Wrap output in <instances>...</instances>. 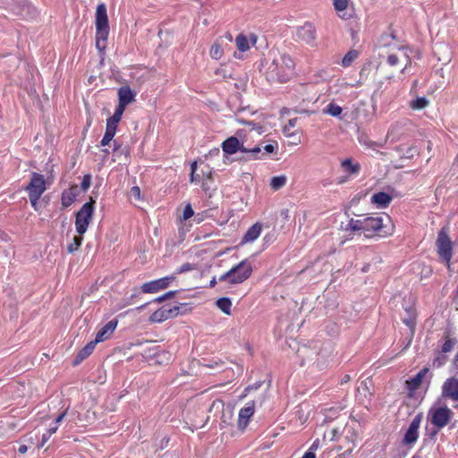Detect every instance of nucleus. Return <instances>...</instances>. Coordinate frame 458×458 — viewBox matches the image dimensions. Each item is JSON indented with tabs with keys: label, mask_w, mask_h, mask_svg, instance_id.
Masks as SVG:
<instances>
[{
	"label": "nucleus",
	"mask_w": 458,
	"mask_h": 458,
	"mask_svg": "<svg viewBox=\"0 0 458 458\" xmlns=\"http://www.w3.org/2000/svg\"><path fill=\"white\" fill-rule=\"evenodd\" d=\"M294 62L286 54L278 55L271 61H267L264 66V74L270 82H285L293 73Z\"/></svg>",
	"instance_id": "f257e3e1"
},
{
	"label": "nucleus",
	"mask_w": 458,
	"mask_h": 458,
	"mask_svg": "<svg viewBox=\"0 0 458 458\" xmlns=\"http://www.w3.org/2000/svg\"><path fill=\"white\" fill-rule=\"evenodd\" d=\"M278 144L276 141H273L272 143H268L263 147L257 145L253 148H246L243 145V142H240V140L232 136L226 139L222 143L223 151L227 155L235 154L238 150L242 153H247L250 157H246V159H260L264 154H271L276 149Z\"/></svg>",
	"instance_id": "f03ea898"
},
{
	"label": "nucleus",
	"mask_w": 458,
	"mask_h": 458,
	"mask_svg": "<svg viewBox=\"0 0 458 458\" xmlns=\"http://www.w3.org/2000/svg\"><path fill=\"white\" fill-rule=\"evenodd\" d=\"M348 229L360 232L365 237H372L383 228L381 216H360L359 218H351L347 225Z\"/></svg>",
	"instance_id": "7ed1b4c3"
},
{
	"label": "nucleus",
	"mask_w": 458,
	"mask_h": 458,
	"mask_svg": "<svg viewBox=\"0 0 458 458\" xmlns=\"http://www.w3.org/2000/svg\"><path fill=\"white\" fill-rule=\"evenodd\" d=\"M251 273V263L248 259H244L220 276L218 280L220 282H227L230 284H239L250 278Z\"/></svg>",
	"instance_id": "20e7f679"
},
{
	"label": "nucleus",
	"mask_w": 458,
	"mask_h": 458,
	"mask_svg": "<svg viewBox=\"0 0 458 458\" xmlns=\"http://www.w3.org/2000/svg\"><path fill=\"white\" fill-rule=\"evenodd\" d=\"M452 411L445 405H433L428 410V420L436 428L430 434L431 437H435L441 428H445L449 423L452 419Z\"/></svg>",
	"instance_id": "39448f33"
},
{
	"label": "nucleus",
	"mask_w": 458,
	"mask_h": 458,
	"mask_svg": "<svg viewBox=\"0 0 458 458\" xmlns=\"http://www.w3.org/2000/svg\"><path fill=\"white\" fill-rule=\"evenodd\" d=\"M95 203L96 201L93 198H90V200L83 204L75 215V229L80 235L84 234L88 230L89 225L93 218Z\"/></svg>",
	"instance_id": "423d86ee"
},
{
	"label": "nucleus",
	"mask_w": 458,
	"mask_h": 458,
	"mask_svg": "<svg viewBox=\"0 0 458 458\" xmlns=\"http://www.w3.org/2000/svg\"><path fill=\"white\" fill-rule=\"evenodd\" d=\"M437 248L439 257L446 262L447 267H450V260L453 255L452 241L449 238L445 228H442L437 235Z\"/></svg>",
	"instance_id": "0eeeda50"
},
{
	"label": "nucleus",
	"mask_w": 458,
	"mask_h": 458,
	"mask_svg": "<svg viewBox=\"0 0 458 458\" xmlns=\"http://www.w3.org/2000/svg\"><path fill=\"white\" fill-rule=\"evenodd\" d=\"M297 39L304 42L310 47L316 46V28L310 22H305L302 26L297 28Z\"/></svg>",
	"instance_id": "6e6552de"
},
{
	"label": "nucleus",
	"mask_w": 458,
	"mask_h": 458,
	"mask_svg": "<svg viewBox=\"0 0 458 458\" xmlns=\"http://www.w3.org/2000/svg\"><path fill=\"white\" fill-rule=\"evenodd\" d=\"M174 280L175 275H171L157 280L149 281L141 285V290L145 293H154L167 288Z\"/></svg>",
	"instance_id": "1a4fd4ad"
},
{
	"label": "nucleus",
	"mask_w": 458,
	"mask_h": 458,
	"mask_svg": "<svg viewBox=\"0 0 458 458\" xmlns=\"http://www.w3.org/2000/svg\"><path fill=\"white\" fill-rule=\"evenodd\" d=\"M46 189V180L44 176L38 173H32L30 181L25 188L28 194L41 196Z\"/></svg>",
	"instance_id": "9d476101"
},
{
	"label": "nucleus",
	"mask_w": 458,
	"mask_h": 458,
	"mask_svg": "<svg viewBox=\"0 0 458 458\" xmlns=\"http://www.w3.org/2000/svg\"><path fill=\"white\" fill-rule=\"evenodd\" d=\"M180 306L167 308L165 306L157 310L149 318L151 322L161 323L179 314Z\"/></svg>",
	"instance_id": "9b49d317"
},
{
	"label": "nucleus",
	"mask_w": 458,
	"mask_h": 458,
	"mask_svg": "<svg viewBox=\"0 0 458 458\" xmlns=\"http://www.w3.org/2000/svg\"><path fill=\"white\" fill-rule=\"evenodd\" d=\"M422 420V415L420 413L417 414L411 420L409 425L407 431L403 437V443L405 445L414 444L419 437V428L420 426Z\"/></svg>",
	"instance_id": "f8f14e48"
},
{
	"label": "nucleus",
	"mask_w": 458,
	"mask_h": 458,
	"mask_svg": "<svg viewBox=\"0 0 458 458\" xmlns=\"http://www.w3.org/2000/svg\"><path fill=\"white\" fill-rule=\"evenodd\" d=\"M255 403L253 401L248 402L243 408L239 411L238 427L240 429H244L249 424L250 419L254 414Z\"/></svg>",
	"instance_id": "ddd939ff"
},
{
	"label": "nucleus",
	"mask_w": 458,
	"mask_h": 458,
	"mask_svg": "<svg viewBox=\"0 0 458 458\" xmlns=\"http://www.w3.org/2000/svg\"><path fill=\"white\" fill-rule=\"evenodd\" d=\"M442 395L453 401H458V379L450 377L446 379L442 387Z\"/></svg>",
	"instance_id": "4468645a"
},
{
	"label": "nucleus",
	"mask_w": 458,
	"mask_h": 458,
	"mask_svg": "<svg viewBox=\"0 0 458 458\" xmlns=\"http://www.w3.org/2000/svg\"><path fill=\"white\" fill-rule=\"evenodd\" d=\"M118 325V320L116 318L108 321L103 327L99 329L96 335V342L102 343L111 337L116 329Z\"/></svg>",
	"instance_id": "2eb2a0df"
},
{
	"label": "nucleus",
	"mask_w": 458,
	"mask_h": 458,
	"mask_svg": "<svg viewBox=\"0 0 458 458\" xmlns=\"http://www.w3.org/2000/svg\"><path fill=\"white\" fill-rule=\"evenodd\" d=\"M428 373V369L424 368L421 370H420L413 377L406 381V387L411 392V394H412L420 386L424 377Z\"/></svg>",
	"instance_id": "dca6fc26"
},
{
	"label": "nucleus",
	"mask_w": 458,
	"mask_h": 458,
	"mask_svg": "<svg viewBox=\"0 0 458 458\" xmlns=\"http://www.w3.org/2000/svg\"><path fill=\"white\" fill-rule=\"evenodd\" d=\"M80 193V190L77 185H72L69 189L64 191L62 193V205L64 208L70 207L76 199Z\"/></svg>",
	"instance_id": "f3484780"
},
{
	"label": "nucleus",
	"mask_w": 458,
	"mask_h": 458,
	"mask_svg": "<svg viewBox=\"0 0 458 458\" xmlns=\"http://www.w3.org/2000/svg\"><path fill=\"white\" fill-rule=\"evenodd\" d=\"M96 28H109L106 4L101 3L96 10Z\"/></svg>",
	"instance_id": "a211bd4d"
},
{
	"label": "nucleus",
	"mask_w": 458,
	"mask_h": 458,
	"mask_svg": "<svg viewBox=\"0 0 458 458\" xmlns=\"http://www.w3.org/2000/svg\"><path fill=\"white\" fill-rule=\"evenodd\" d=\"M109 28H96V47L103 53L106 47Z\"/></svg>",
	"instance_id": "6ab92c4d"
},
{
	"label": "nucleus",
	"mask_w": 458,
	"mask_h": 458,
	"mask_svg": "<svg viewBox=\"0 0 458 458\" xmlns=\"http://www.w3.org/2000/svg\"><path fill=\"white\" fill-rule=\"evenodd\" d=\"M135 93L128 86L121 87L118 89V102L125 106L135 101Z\"/></svg>",
	"instance_id": "aec40b11"
},
{
	"label": "nucleus",
	"mask_w": 458,
	"mask_h": 458,
	"mask_svg": "<svg viewBox=\"0 0 458 458\" xmlns=\"http://www.w3.org/2000/svg\"><path fill=\"white\" fill-rule=\"evenodd\" d=\"M405 314L403 316V322L410 328L411 334L413 335L415 326H416V310L413 307L410 306L404 309Z\"/></svg>",
	"instance_id": "412c9836"
},
{
	"label": "nucleus",
	"mask_w": 458,
	"mask_h": 458,
	"mask_svg": "<svg viewBox=\"0 0 458 458\" xmlns=\"http://www.w3.org/2000/svg\"><path fill=\"white\" fill-rule=\"evenodd\" d=\"M392 199V196H390L389 194L383 191H379L373 194V196L371 197V202L379 208H385L390 204Z\"/></svg>",
	"instance_id": "4be33fe9"
},
{
	"label": "nucleus",
	"mask_w": 458,
	"mask_h": 458,
	"mask_svg": "<svg viewBox=\"0 0 458 458\" xmlns=\"http://www.w3.org/2000/svg\"><path fill=\"white\" fill-rule=\"evenodd\" d=\"M97 342L96 340L94 341H90L89 343H88L80 352L79 353L77 354L75 360H74V364H79L80 362H81L84 359L88 358L91 353L92 352L94 351L96 345H97Z\"/></svg>",
	"instance_id": "5701e85b"
},
{
	"label": "nucleus",
	"mask_w": 458,
	"mask_h": 458,
	"mask_svg": "<svg viewBox=\"0 0 458 458\" xmlns=\"http://www.w3.org/2000/svg\"><path fill=\"white\" fill-rule=\"evenodd\" d=\"M341 167L344 172L351 175H356L360 171V165L359 163H354L351 158L343 160L341 162Z\"/></svg>",
	"instance_id": "b1692460"
},
{
	"label": "nucleus",
	"mask_w": 458,
	"mask_h": 458,
	"mask_svg": "<svg viewBox=\"0 0 458 458\" xmlns=\"http://www.w3.org/2000/svg\"><path fill=\"white\" fill-rule=\"evenodd\" d=\"M261 225L259 223H256L251 227L248 229V231L245 233L242 242H252L256 239L259 238L261 233Z\"/></svg>",
	"instance_id": "393cba45"
},
{
	"label": "nucleus",
	"mask_w": 458,
	"mask_h": 458,
	"mask_svg": "<svg viewBox=\"0 0 458 458\" xmlns=\"http://www.w3.org/2000/svg\"><path fill=\"white\" fill-rule=\"evenodd\" d=\"M348 6V0H334V7L339 13V16L344 20H348L351 14H348L345 10Z\"/></svg>",
	"instance_id": "a878e982"
},
{
	"label": "nucleus",
	"mask_w": 458,
	"mask_h": 458,
	"mask_svg": "<svg viewBox=\"0 0 458 458\" xmlns=\"http://www.w3.org/2000/svg\"><path fill=\"white\" fill-rule=\"evenodd\" d=\"M287 182L286 175H278L271 178L269 186L273 191H278L282 189Z\"/></svg>",
	"instance_id": "bb28decb"
},
{
	"label": "nucleus",
	"mask_w": 458,
	"mask_h": 458,
	"mask_svg": "<svg viewBox=\"0 0 458 458\" xmlns=\"http://www.w3.org/2000/svg\"><path fill=\"white\" fill-rule=\"evenodd\" d=\"M217 308L225 314L231 315L232 301L227 297L219 298L216 302Z\"/></svg>",
	"instance_id": "cd10ccee"
},
{
	"label": "nucleus",
	"mask_w": 458,
	"mask_h": 458,
	"mask_svg": "<svg viewBox=\"0 0 458 458\" xmlns=\"http://www.w3.org/2000/svg\"><path fill=\"white\" fill-rule=\"evenodd\" d=\"M343 109L340 106L336 105L334 102H330L326 109L324 110L325 114H328L331 116L341 118Z\"/></svg>",
	"instance_id": "c85d7f7f"
},
{
	"label": "nucleus",
	"mask_w": 458,
	"mask_h": 458,
	"mask_svg": "<svg viewBox=\"0 0 458 458\" xmlns=\"http://www.w3.org/2000/svg\"><path fill=\"white\" fill-rule=\"evenodd\" d=\"M358 56L359 52L357 50L352 49L348 51L342 59V65L344 67H349Z\"/></svg>",
	"instance_id": "c756f323"
},
{
	"label": "nucleus",
	"mask_w": 458,
	"mask_h": 458,
	"mask_svg": "<svg viewBox=\"0 0 458 458\" xmlns=\"http://www.w3.org/2000/svg\"><path fill=\"white\" fill-rule=\"evenodd\" d=\"M235 43L237 48L242 52H244L249 49L248 39L246 36H244L243 34H240L236 37Z\"/></svg>",
	"instance_id": "7c9ffc66"
},
{
	"label": "nucleus",
	"mask_w": 458,
	"mask_h": 458,
	"mask_svg": "<svg viewBox=\"0 0 458 458\" xmlns=\"http://www.w3.org/2000/svg\"><path fill=\"white\" fill-rule=\"evenodd\" d=\"M240 123H245L250 127V133H256L257 135H261L265 130L264 127L254 123L253 122H247L244 120H238Z\"/></svg>",
	"instance_id": "2f4dec72"
},
{
	"label": "nucleus",
	"mask_w": 458,
	"mask_h": 458,
	"mask_svg": "<svg viewBox=\"0 0 458 458\" xmlns=\"http://www.w3.org/2000/svg\"><path fill=\"white\" fill-rule=\"evenodd\" d=\"M457 344V340L455 338H451L448 335L445 337V343L442 345L441 351L443 353H446L451 352L454 345Z\"/></svg>",
	"instance_id": "473e14b6"
},
{
	"label": "nucleus",
	"mask_w": 458,
	"mask_h": 458,
	"mask_svg": "<svg viewBox=\"0 0 458 458\" xmlns=\"http://www.w3.org/2000/svg\"><path fill=\"white\" fill-rule=\"evenodd\" d=\"M429 104L428 100L424 97L417 98L411 103V107L413 109H423Z\"/></svg>",
	"instance_id": "72a5a7b5"
},
{
	"label": "nucleus",
	"mask_w": 458,
	"mask_h": 458,
	"mask_svg": "<svg viewBox=\"0 0 458 458\" xmlns=\"http://www.w3.org/2000/svg\"><path fill=\"white\" fill-rule=\"evenodd\" d=\"M120 120L113 117V116H110L107 120H106V131H109V132H113V133H116V129H117V125L119 123Z\"/></svg>",
	"instance_id": "f704fd0d"
},
{
	"label": "nucleus",
	"mask_w": 458,
	"mask_h": 458,
	"mask_svg": "<svg viewBox=\"0 0 458 458\" xmlns=\"http://www.w3.org/2000/svg\"><path fill=\"white\" fill-rule=\"evenodd\" d=\"M82 242V237L81 236H75L72 239V242L68 244L67 250L69 253H72L75 250L79 249V247L81 245Z\"/></svg>",
	"instance_id": "c9c22d12"
},
{
	"label": "nucleus",
	"mask_w": 458,
	"mask_h": 458,
	"mask_svg": "<svg viewBox=\"0 0 458 458\" xmlns=\"http://www.w3.org/2000/svg\"><path fill=\"white\" fill-rule=\"evenodd\" d=\"M447 361V357L445 354H439L432 361L433 368H440Z\"/></svg>",
	"instance_id": "e433bc0d"
},
{
	"label": "nucleus",
	"mask_w": 458,
	"mask_h": 458,
	"mask_svg": "<svg viewBox=\"0 0 458 458\" xmlns=\"http://www.w3.org/2000/svg\"><path fill=\"white\" fill-rule=\"evenodd\" d=\"M193 268L194 267L191 263H184L173 275H175L176 277L177 275L191 271Z\"/></svg>",
	"instance_id": "4c0bfd02"
},
{
	"label": "nucleus",
	"mask_w": 458,
	"mask_h": 458,
	"mask_svg": "<svg viewBox=\"0 0 458 458\" xmlns=\"http://www.w3.org/2000/svg\"><path fill=\"white\" fill-rule=\"evenodd\" d=\"M126 106H127L118 102V106H117V107H116V109H115V111H114V114L112 116L121 121L123 114Z\"/></svg>",
	"instance_id": "58836bf2"
},
{
	"label": "nucleus",
	"mask_w": 458,
	"mask_h": 458,
	"mask_svg": "<svg viewBox=\"0 0 458 458\" xmlns=\"http://www.w3.org/2000/svg\"><path fill=\"white\" fill-rule=\"evenodd\" d=\"M193 215H194V211H193L191 204H187L183 208L182 219L187 220V219L191 218Z\"/></svg>",
	"instance_id": "ea45409f"
},
{
	"label": "nucleus",
	"mask_w": 458,
	"mask_h": 458,
	"mask_svg": "<svg viewBox=\"0 0 458 458\" xmlns=\"http://www.w3.org/2000/svg\"><path fill=\"white\" fill-rule=\"evenodd\" d=\"M175 293H176V291H169V292L165 293V294L156 298L154 300V301L158 302V303L163 302L164 301L174 297L175 295Z\"/></svg>",
	"instance_id": "a19ab883"
},
{
	"label": "nucleus",
	"mask_w": 458,
	"mask_h": 458,
	"mask_svg": "<svg viewBox=\"0 0 458 458\" xmlns=\"http://www.w3.org/2000/svg\"><path fill=\"white\" fill-rule=\"evenodd\" d=\"M90 182H91V176L89 174H85L83 176V179H82V182L81 184V190L83 191H86L89 188Z\"/></svg>",
	"instance_id": "79ce46f5"
},
{
	"label": "nucleus",
	"mask_w": 458,
	"mask_h": 458,
	"mask_svg": "<svg viewBox=\"0 0 458 458\" xmlns=\"http://www.w3.org/2000/svg\"><path fill=\"white\" fill-rule=\"evenodd\" d=\"M210 54L213 58L218 59L222 55V49L218 45H214L211 47Z\"/></svg>",
	"instance_id": "37998d69"
},
{
	"label": "nucleus",
	"mask_w": 458,
	"mask_h": 458,
	"mask_svg": "<svg viewBox=\"0 0 458 458\" xmlns=\"http://www.w3.org/2000/svg\"><path fill=\"white\" fill-rule=\"evenodd\" d=\"M233 419V411L228 410L227 411H224L221 417L222 423L230 424L231 420Z\"/></svg>",
	"instance_id": "c03bdc74"
},
{
	"label": "nucleus",
	"mask_w": 458,
	"mask_h": 458,
	"mask_svg": "<svg viewBox=\"0 0 458 458\" xmlns=\"http://www.w3.org/2000/svg\"><path fill=\"white\" fill-rule=\"evenodd\" d=\"M114 135H115L114 133L106 131L105 135H104L103 139L101 140V145L102 146L108 145L110 143V141L113 140V138L114 137Z\"/></svg>",
	"instance_id": "a18cd8bd"
},
{
	"label": "nucleus",
	"mask_w": 458,
	"mask_h": 458,
	"mask_svg": "<svg viewBox=\"0 0 458 458\" xmlns=\"http://www.w3.org/2000/svg\"><path fill=\"white\" fill-rule=\"evenodd\" d=\"M399 62V57L396 55H389L388 57H387V63L389 65L391 66H394L398 64Z\"/></svg>",
	"instance_id": "49530a36"
},
{
	"label": "nucleus",
	"mask_w": 458,
	"mask_h": 458,
	"mask_svg": "<svg viewBox=\"0 0 458 458\" xmlns=\"http://www.w3.org/2000/svg\"><path fill=\"white\" fill-rule=\"evenodd\" d=\"M131 195L134 197L136 199H140V189L138 186H133L131 189Z\"/></svg>",
	"instance_id": "de8ad7c7"
},
{
	"label": "nucleus",
	"mask_w": 458,
	"mask_h": 458,
	"mask_svg": "<svg viewBox=\"0 0 458 458\" xmlns=\"http://www.w3.org/2000/svg\"><path fill=\"white\" fill-rule=\"evenodd\" d=\"M40 197L41 196L38 195H29L30 204L35 209H37L38 208V202Z\"/></svg>",
	"instance_id": "09e8293b"
},
{
	"label": "nucleus",
	"mask_w": 458,
	"mask_h": 458,
	"mask_svg": "<svg viewBox=\"0 0 458 458\" xmlns=\"http://www.w3.org/2000/svg\"><path fill=\"white\" fill-rule=\"evenodd\" d=\"M417 153V148L414 147V146H411L410 148H407L405 154H404V157H408V158H411L415 154Z\"/></svg>",
	"instance_id": "8fccbe9b"
},
{
	"label": "nucleus",
	"mask_w": 458,
	"mask_h": 458,
	"mask_svg": "<svg viewBox=\"0 0 458 458\" xmlns=\"http://www.w3.org/2000/svg\"><path fill=\"white\" fill-rule=\"evenodd\" d=\"M400 127V123H396L393 125H391L390 129L388 130L387 131V135L386 137L387 138H390L394 135V133L395 132V131Z\"/></svg>",
	"instance_id": "3c124183"
},
{
	"label": "nucleus",
	"mask_w": 458,
	"mask_h": 458,
	"mask_svg": "<svg viewBox=\"0 0 458 458\" xmlns=\"http://www.w3.org/2000/svg\"><path fill=\"white\" fill-rule=\"evenodd\" d=\"M319 447V439H316L312 445L310 446V448L308 449V452H312L314 454H316V451L318 449Z\"/></svg>",
	"instance_id": "603ef678"
},
{
	"label": "nucleus",
	"mask_w": 458,
	"mask_h": 458,
	"mask_svg": "<svg viewBox=\"0 0 458 458\" xmlns=\"http://www.w3.org/2000/svg\"><path fill=\"white\" fill-rule=\"evenodd\" d=\"M261 385H262L261 381L256 382L253 385H250V386H247L245 391L249 392V391H251V390H257V389H259L261 386Z\"/></svg>",
	"instance_id": "864d4df0"
},
{
	"label": "nucleus",
	"mask_w": 458,
	"mask_h": 458,
	"mask_svg": "<svg viewBox=\"0 0 458 458\" xmlns=\"http://www.w3.org/2000/svg\"><path fill=\"white\" fill-rule=\"evenodd\" d=\"M280 216L284 219V220H288L289 217H290V211L289 209L287 208H284L280 211Z\"/></svg>",
	"instance_id": "5fc2aeb1"
},
{
	"label": "nucleus",
	"mask_w": 458,
	"mask_h": 458,
	"mask_svg": "<svg viewBox=\"0 0 458 458\" xmlns=\"http://www.w3.org/2000/svg\"><path fill=\"white\" fill-rule=\"evenodd\" d=\"M296 124V119H291L289 120L288 122V124L284 127V131H286L287 130L291 129V128H293Z\"/></svg>",
	"instance_id": "6e6d98bb"
},
{
	"label": "nucleus",
	"mask_w": 458,
	"mask_h": 458,
	"mask_svg": "<svg viewBox=\"0 0 458 458\" xmlns=\"http://www.w3.org/2000/svg\"><path fill=\"white\" fill-rule=\"evenodd\" d=\"M190 181L191 182H197L199 181V177L196 174V173H191Z\"/></svg>",
	"instance_id": "4d7b16f0"
},
{
	"label": "nucleus",
	"mask_w": 458,
	"mask_h": 458,
	"mask_svg": "<svg viewBox=\"0 0 458 458\" xmlns=\"http://www.w3.org/2000/svg\"><path fill=\"white\" fill-rule=\"evenodd\" d=\"M403 55H404V57H405V59H406V64H405L404 68L402 70V72H405V70H406V69L411 65V60H410L409 56H408L406 54H403Z\"/></svg>",
	"instance_id": "13d9d810"
},
{
	"label": "nucleus",
	"mask_w": 458,
	"mask_h": 458,
	"mask_svg": "<svg viewBox=\"0 0 458 458\" xmlns=\"http://www.w3.org/2000/svg\"><path fill=\"white\" fill-rule=\"evenodd\" d=\"M28 451V446L26 445H21L19 446L18 448V452L21 454H24L26 452Z\"/></svg>",
	"instance_id": "bf43d9fd"
},
{
	"label": "nucleus",
	"mask_w": 458,
	"mask_h": 458,
	"mask_svg": "<svg viewBox=\"0 0 458 458\" xmlns=\"http://www.w3.org/2000/svg\"><path fill=\"white\" fill-rule=\"evenodd\" d=\"M67 414V411H64V412H62L56 419H55V423H59L61 422L64 418L65 417V415Z\"/></svg>",
	"instance_id": "052dcab7"
},
{
	"label": "nucleus",
	"mask_w": 458,
	"mask_h": 458,
	"mask_svg": "<svg viewBox=\"0 0 458 458\" xmlns=\"http://www.w3.org/2000/svg\"><path fill=\"white\" fill-rule=\"evenodd\" d=\"M301 458H316V454L312 452H305Z\"/></svg>",
	"instance_id": "680f3d73"
},
{
	"label": "nucleus",
	"mask_w": 458,
	"mask_h": 458,
	"mask_svg": "<svg viewBox=\"0 0 458 458\" xmlns=\"http://www.w3.org/2000/svg\"><path fill=\"white\" fill-rule=\"evenodd\" d=\"M50 437H48V434L46 433V434H43L42 436V442L41 444L39 445V447H42L46 442H47V440L49 439Z\"/></svg>",
	"instance_id": "e2e57ef3"
},
{
	"label": "nucleus",
	"mask_w": 458,
	"mask_h": 458,
	"mask_svg": "<svg viewBox=\"0 0 458 458\" xmlns=\"http://www.w3.org/2000/svg\"><path fill=\"white\" fill-rule=\"evenodd\" d=\"M350 380H351V377H350L349 375H347V374H346V375H344V376L342 377V379H341V381H340V384H341V385H344V384H345V383L349 382Z\"/></svg>",
	"instance_id": "0e129e2a"
},
{
	"label": "nucleus",
	"mask_w": 458,
	"mask_h": 458,
	"mask_svg": "<svg viewBox=\"0 0 458 458\" xmlns=\"http://www.w3.org/2000/svg\"><path fill=\"white\" fill-rule=\"evenodd\" d=\"M57 430V426L55 425V427H52L50 428L48 430H47V434H48V437H51L54 433H55Z\"/></svg>",
	"instance_id": "69168bd1"
},
{
	"label": "nucleus",
	"mask_w": 458,
	"mask_h": 458,
	"mask_svg": "<svg viewBox=\"0 0 458 458\" xmlns=\"http://www.w3.org/2000/svg\"><path fill=\"white\" fill-rule=\"evenodd\" d=\"M197 170V162L194 161L191 164V173H196Z\"/></svg>",
	"instance_id": "338daca9"
},
{
	"label": "nucleus",
	"mask_w": 458,
	"mask_h": 458,
	"mask_svg": "<svg viewBox=\"0 0 458 458\" xmlns=\"http://www.w3.org/2000/svg\"><path fill=\"white\" fill-rule=\"evenodd\" d=\"M454 365L455 369L458 370V352L456 353L454 360Z\"/></svg>",
	"instance_id": "774afa93"
}]
</instances>
